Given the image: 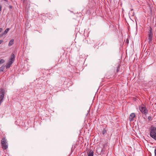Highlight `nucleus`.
<instances>
[{
    "label": "nucleus",
    "mask_w": 156,
    "mask_h": 156,
    "mask_svg": "<svg viewBox=\"0 0 156 156\" xmlns=\"http://www.w3.org/2000/svg\"><path fill=\"white\" fill-rule=\"evenodd\" d=\"M150 136L156 140V127L151 126L150 128Z\"/></svg>",
    "instance_id": "1"
},
{
    "label": "nucleus",
    "mask_w": 156,
    "mask_h": 156,
    "mask_svg": "<svg viewBox=\"0 0 156 156\" xmlns=\"http://www.w3.org/2000/svg\"><path fill=\"white\" fill-rule=\"evenodd\" d=\"M152 28L151 27L150 28L149 31L148 32V37L147 38L148 43L150 44L152 43V37L153 36V34L152 32Z\"/></svg>",
    "instance_id": "2"
},
{
    "label": "nucleus",
    "mask_w": 156,
    "mask_h": 156,
    "mask_svg": "<svg viewBox=\"0 0 156 156\" xmlns=\"http://www.w3.org/2000/svg\"><path fill=\"white\" fill-rule=\"evenodd\" d=\"M15 59V57L14 55L13 54H12L10 58L9 59V62L8 63H7L6 64V68H9L10 66L14 62Z\"/></svg>",
    "instance_id": "3"
},
{
    "label": "nucleus",
    "mask_w": 156,
    "mask_h": 156,
    "mask_svg": "<svg viewBox=\"0 0 156 156\" xmlns=\"http://www.w3.org/2000/svg\"><path fill=\"white\" fill-rule=\"evenodd\" d=\"M1 143L2 148L6 150L8 148V145L7 140L5 137H3L1 140Z\"/></svg>",
    "instance_id": "4"
},
{
    "label": "nucleus",
    "mask_w": 156,
    "mask_h": 156,
    "mask_svg": "<svg viewBox=\"0 0 156 156\" xmlns=\"http://www.w3.org/2000/svg\"><path fill=\"white\" fill-rule=\"evenodd\" d=\"M139 109L140 111L145 115L147 114L148 111L146 108L145 105H143L139 106Z\"/></svg>",
    "instance_id": "5"
},
{
    "label": "nucleus",
    "mask_w": 156,
    "mask_h": 156,
    "mask_svg": "<svg viewBox=\"0 0 156 156\" xmlns=\"http://www.w3.org/2000/svg\"><path fill=\"white\" fill-rule=\"evenodd\" d=\"M135 114L134 113H131L129 116V120L130 121H132L133 120L134 118L135 117Z\"/></svg>",
    "instance_id": "6"
},
{
    "label": "nucleus",
    "mask_w": 156,
    "mask_h": 156,
    "mask_svg": "<svg viewBox=\"0 0 156 156\" xmlns=\"http://www.w3.org/2000/svg\"><path fill=\"white\" fill-rule=\"evenodd\" d=\"M94 152L93 151L89 150L87 152L88 156H93Z\"/></svg>",
    "instance_id": "7"
},
{
    "label": "nucleus",
    "mask_w": 156,
    "mask_h": 156,
    "mask_svg": "<svg viewBox=\"0 0 156 156\" xmlns=\"http://www.w3.org/2000/svg\"><path fill=\"white\" fill-rule=\"evenodd\" d=\"M14 43V40L13 39H12L10 40V41L9 42L8 45L9 46H11Z\"/></svg>",
    "instance_id": "8"
},
{
    "label": "nucleus",
    "mask_w": 156,
    "mask_h": 156,
    "mask_svg": "<svg viewBox=\"0 0 156 156\" xmlns=\"http://www.w3.org/2000/svg\"><path fill=\"white\" fill-rule=\"evenodd\" d=\"M9 28H7V29H6L4 31V33H3L2 34V35H4V34H7V32H8V31H9Z\"/></svg>",
    "instance_id": "9"
},
{
    "label": "nucleus",
    "mask_w": 156,
    "mask_h": 156,
    "mask_svg": "<svg viewBox=\"0 0 156 156\" xmlns=\"http://www.w3.org/2000/svg\"><path fill=\"white\" fill-rule=\"evenodd\" d=\"M106 132V131L105 129H104L102 132V134H104Z\"/></svg>",
    "instance_id": "10"
},
{
    "label": "nucleus",
    "mask_w": 156,
    "mask_h": 156,
    "mask_svg": "<svg viewBox=\"0 0 156 156\" xmlns=\"http://www.w3.org/2000/svg\"><path fill=\"white\" fill-rule=\"evenodd\" d=\"M147 119L149 121H151L152 120V117L151 116H149Z\"/></svg>",
    "instance_id": "11"
},
{
    "label": "nucleus",
    "mask_w": 156,
    "mask_h": 156,
    "mask_svg": "<svg viewBox=\"0 0 156 156\" xmlns=\"http://www.w3.org/2000/svg\"><path fill=\"white\" fill-rule=\"evenodd\" d=\"M4 62V60L3 59H1L0 60V63H2Z\"/></svg>",
    "instance_id": "12"
},
{
    "label": "nucleus",
    "mask_w": 156,
    "mask_h": 156,
    "mask_svg": "<svg viewBox=\"0 0 156 156\" xmlns=\"http://www.w3.org/2000/svg\"><path fill=\"white\" fill-rule=\"evenodd\" d=\"M119 66H118L117 67V70H116V72H118L119 71Z\"/></svg>",
    "instance_id": "13"
},
{
    "label": "nucleus",
    "mask_w": 156,
    "mask_h": 156,
    "mask_svg": "<svg viewBox=\"0 0 156 156\" xmlns=\"http://www.w3.org/2000/svg\"><path fill=\"white\" fill-rule=\"evenodd\" d=\"M154 156H156V149L154 150Z\"/></svg>",
    "instance_id": "14"
},
{
    "label": "nucleus",
    "mask_w": 156,
    "mask_h": 156,
    "mask_svg": "<svg viewBox=\"0 0 156 156\" xmlns=\"http://www.w3.org/2000/svg\"><path fill=\"white\" fill-rule=\"evenodd\" d=\"M2 28H0V32H1L2 30Z\"/></svg>",
    "instance_id": "15"
},
{
    "label": "nucleus",
    "mask_w": 156,
    "mask_h": 156,
    "mask_svg": "<svg viewBox=\"0 0 156 156\" xmlns=\"http://www.w3.org/2000/svg\"><path fill=\"white\" fill-rule=\"evenodd\" d=\"M21 0L23 1V3H24L25 2V1H26V0Z\"/></svg>",
    "instance_id": "16"
},
{
    "label": "nucleus",
    "mask_w": 156,
    "mask_h": 156,
    "mask_svg": "<svg viewBox=\"0 0 156 156\" xmlns=\"http://www.w3.org/2000/svg\"><path fill=\"white\" fill-rule=\"evenodd\" d=\"M3 42L2 40H0V44Z\"/></svg>",
    "instance_id": "17"
},
{
    "label": "nucleus",
    "mask_w": 156,
    "mask_h": 156,
    "mask_svg": "<svg viewBox=\"0 0 156 156\" xmlns=\"http://www.w3.org/2000/svg\"><path fill=\"white\" fill-rule=\"evenodd\" d=\"M4 0L5 1L7 2H8V0Z\"/></svg>",
    "instance_id": "18"
}]
</instances>
